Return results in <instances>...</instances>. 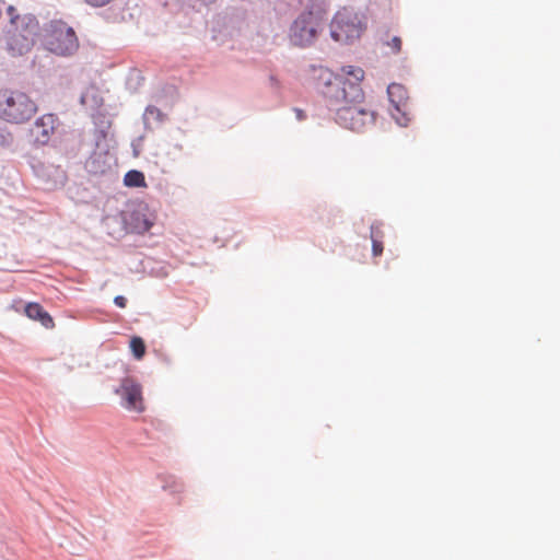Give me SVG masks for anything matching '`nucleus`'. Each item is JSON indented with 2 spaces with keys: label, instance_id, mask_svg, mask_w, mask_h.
<instances>
[{
  "label": "nucleus",
  "instance_id": "nucleus-3",
  "mask_svg": "<svg viewBox=\"0 0 560 560\" xmlns=\"http://www.w3.org/2000/svg\"><path fill=\"white\" fill-rule=\"evenodd\" d=\"M38 112L36 101L25 91L0 88V120L10 125H24Z\"/></svg>",
  "mask_w": 560,
  "mask_h": 560
},
{
  "label": "nucleus",
  "instance_id": "nucleus-17",
  "mask_svg": "<svg viewBox=\"0 0 560 560\" xmlns=\"http://www.w3.org/2000/svg\"><path fill=\"white\" fill-rule=\"evenodd\" d=\"M164 488L172 489L174 492H180L183 489V483L177 480H173L171 485L165 483Z\"/></svg>",
  "mask_w": 560,
  "mask_h": 560
},
{
  "label": "nucleus",
  "instance_id": "nucleus-10",
  "mask_svg": "<svg viewBox=\"0 0 560 560\" xmlns=\"http://www.w3.org/2000/svg\"><path fill=\"white\" fill-rule=\"evenodd\" d=\"M35 44V38L20 35L12 31L5 33V50L12 57L24 56L30 52Z\"/></svg>",
  "mask_w": 560,
  "mask_h": 560
},
{
  "label": "nucleus",
  "instance_id": "nucleus-14",
  "mask_svg": "<svg viewBox=\"0 0 560 560\" xmlns=\"http://www.w3.org/2000/svg\"><path fill=\"white\" fill-rule=\"evenodd\" d=\"M383 231L381 225L372 224L371 226V240H372V252L374 256H381L383 254Z\"/></svg>",
  "mask_w": 560,
  "mask_h": 560
},
{
  "label": "nucleus",
  "instance_id": "nucleus-13",
  "mask_svg": "<svg viewBox=\"0 0 560 560\" xmlns=\"http://www.w3.org/2000/svg\"><path fill=\"white\" fill-rule=\"evenodd\" d=\"M124 185L127 187H147L144 174L137 170L127 172L124 176Z\"/></svg>",
  "mask_w": 560,
  "mask_h": 560
},
{
  "label": "nucleus",
  "instance_id": "nucleus-8",
  "mask_svg": "<svg viewBox=\"0 0 560 560\" xmlns=\"http://www.w3.org/2000/svg\"><path fill=\"white\" fill-rule=\"evenodd\" d=\"M387 94L393 106L392 116L400 126H406L409 121L407 90L401 84L393 83L388 85Z\"/></svg>",
  "mask_w": 560,
  "mask_h": 560
},
{
  "label": "nucleus",
  "instance_id": "nucleus-7",
  "mask_svg": "<svg viewBox=\"0 0 560 560\" xmlns=\"http://www.w3.org/2000/svg\"><path fill=\"white\" fill-rule=\"evenodd\" d=\"M9 16V31L36 38L39 32V22L35 15L31 13L20 14L15 7L9 5L7 8Z\"/></svg>",
  "mask_w": 560,
  "mask_h": 560
},
{
  "label": "nucleus",
  "instance_id": "nucleus-16",
  "mask_svg": "<svg viewBox=\"0 0 560 560\" xmlns=\"http://www.w3.org/2000/svg\"><path fill=\"white\" fill-rule=\"evenodd\" d=\"M387 46L390 47L394 54H398L401 50V38L394 36L389 42H387Z\"/></svg>",
  "mask_w": 560,
  "mask_h": 560
},
{
  "label": "nucleus",
  "instance_id": "nucleus-5",
  "mask_svg": "<svg viewBox=\"0 0 560 560\" xmlns=\"http://www.w3.org/2000/svg\"><path fill=\"white\" fill-rule=\"evenodd\" d=\"M366 30L364 15L349 8L337 11L330 22V36L335 42L349 44L359 39Z\"/></svg>",
  "mask_w": 560,
  "mask_h": 560
},
{
  "label": "nucleus",
  "instance_id": "nucleus-6",
  "mask_svg": "<svg viewBox=\"0 0 560 560\" xmlns=\"http://www.w3.org/2000/svg\"><path fill=\"white\" fill-rule=\"evenodd\" d=\"M115 393L121 398V405L129 411L142 412L144 410L142 388L131 377L121 380Z\"/></svg>",
  "mask_w": 560,
  "mask_h": 560
},
{
  "label": "nucleus",
  "instance_id": "nucleus-11",
  "mask_svg": "<svg viewBox=\"0 0 560 560\" xmlns=\"http://www.w3.org/2000/svg\"><path fill=\"white\" fill-rule=\"evenodd\" d=\"M154 221L155 214L147 207H143L132 213L131 226L138 233H145L153 226Z\"/></svg>",
  "mask_w": 560,
  "mask_h": 560
},
{
  "label": "nucleus",
  "instance_id": "nucleus-12",
  "mask_svg": "<svg viewBox=\"0 0 560 560\" xmlns=\"http://www.w3.org/2000/svg\"><path fill=\"white\" fill-rule=\"evenodd\" d=\"M25 314L31 319L39 320L47 328L54 326L51 316L38 303H28L25 306Z\"/></svg>",
  "mask_w": 560,
  "mask_h": 560
},
{
  "label": "nucleus",
  "instance_id": "nucleus-18",
  "mask_svg": "<svg viewBox=\"0 0 560 560\" xmlns=\"http://www.w3.org/2000/svg\"><path fill=\"white\" fill-rule=\"evenodd\" d=\"M114 303L120 307V308H125L126 305H127V300L125 296L122 295H117L115 299H114Z\"/></svg>",
  "mask_w": 560,
  "mask_h": 560
},
{
  "label": "nucleus",
  "instance_id": "nucleus-1",
  "mask_svg": "<svg viewBox=\"0 0 560 560\" xmlns=\"http://www.w3.org/2000/svg\"><path fill=\"white\" fill-rule=\"evenodd\" d=\"M317 85L336 106V120L339 125L353 131H362L372 125L375 113L364 101L360 86L364 71L360 67L345 66L341 72L334 74L329 69L318 66L312 68Z\"/></svg>",
  "mask_w": 560,
  "mask_h": 560
},
{
  "label": "nucleus",
  "instance_id": "nucleus-4",
  "mask_svg": "<svg viewBox=\"0 0 560 560\" xmlns=\"http://www.w3.org/2000/svg\"><path fill=\"white\" fill-rule=\"evenodd\" d=\"M44 47L57 56H71L79 48L74 30L62 20H51L44 25L42 34Z\"/></svg>",
  "mask_w": 560,
  "mask_h": 560
},
{
  "label": "nucleus",
  "instance_id": "nucleus-2",
  "mask_svg": "<svg viewBox=\"0 0 560 560\" xmlns=\"http://www.w3.org/2000/svg\"><path fill=\"white\" fill-rule=\"evenodd\" d=\"M326 15L327 4L325 0H312L290 26L289 39L291 44L298 47L312 45L323 30Z\"/></svg>",
  "mask_w": 560,
  "mask_h": 560
},
{
  "label": "nucleus",
  "instance_id": "nucleus-15",
  "mask_svg": "<svg viewBox=\"0 0 560 560\" xmlns=\"http://www.w3.org/2000/svg\"><path fill=\"white\" fill-rule=\"evenodd\" d=\"M130 349L136 359H138V360L142 359L145 353V345H144V341L142 340V338L132 337L130 340Z\"/></svg>",
  "mask_w": 560,
  "mask_h": 560
},
{
  "label": "nucleus",
  "instance_id": "nucleus-9",
  "mask_svg": "<svg viewBox=\"0 0 560 560\" xmlns=\"http://www.w3.org/2000/svg\"><path fill=\"white\" fill-rule=\"evenodd\" d=\"M58 124L59 120L55 114L48 113L38 117L31 128V135L35 142L39 144L48 143L51 136L55 133Z\"/></svg>",
  "mask_w": 560,
  "mask_h": 560
}]
</instances>
